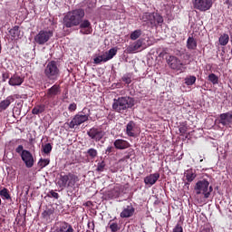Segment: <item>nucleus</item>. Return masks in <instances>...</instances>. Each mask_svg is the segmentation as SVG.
I'll list each match as a JSON object with an SVG mask.
<instances>
[{
	"instance_id": "f257e3e1",
	"label": "nucleus",
	"mask_w": 232,
	"mask_h": 232,
	"mask_svg": "<svg viewBox=\"0 0 232 232\" xmlns=\"http://www.w3.org/2000/svg\"><path fill=\"white\" fill-rule=\"evenodd\" d=\"M84 9L78 8L69 11L63 17V25L66 28H72V26H79L84 19Z\"/></svg>"
},
{
	"instance_id": "f03ea898",
	"label": "nucleus",
	"mask_w": 232,
	"mask_h": 232,
	"mask_svg": "<svg viewBox=\"0 0 232 232\" xmlns=\"http://www.w3.org/2000/svg\"><path fill=\"white\" fill-rule=\"evenodd\" d=\"M135 106V99L125 96L119 97L113 100L112 110L117 113H124L129 108H133Z\"/></svg>"
},
{
	"instance_id": "7ed1b4c3",
	"label": "nucleus",
	"mask_w": 232,
	"mask_h": 232,
	"mask_svg": "<svg viewBox=\"0 0 232 232\" xmlns=\"http://www.w3.org/2000/svg\"><path fill=\"white\" fill-rule=\"evenodd\" d=\"M140 19L147 26H150V28H157L164 23V18L159 13L145 12L140 16Z\"/></svg>"
},
{
	"instance_id": "20e7f679",
	"label": "nucleus",
	"mask_w": 232,
	"mask_h": 232,
	"mask_svg": "<svg viewBox=\"0 0 232 232\" xmlns=\"http://www.w3.org/2000/svg\"><path fill=\"white\" fill-rule=\"evenodd\" d=\"M77 182H79V176L72 172H69L67 174L60 175V178L57 181V186H59V188H74Z\"/></svg>"
},
{
	"instance_id": "39448f33",
	"label": "nucleus",
	"mask_w": 232,
	"mask_h": 232,
	"mask_svg": "<svg viewBox=\"0 0 232 232\" xmlns=\"http://www.w3.org/2000/svg\"><path fill=\"white\" fill-rule=\"evenodd\" d=\"M15 153L20 155L21 160H23L26 168H34V164H35V158L30 150H24V147L23 145H18L15 149Z\"/></svg>"
},
{
	"instance_id": "423d86ee",
	"label": "nucleus",
	"mask_w": 232,
	"mask_h": 232,
	"mask_svg": "<svg viewBox=\"0 0 232 232\" xmlns=\"http://www.w3.org/2000/svg\"><path fill=\"white\" fill-rule=\"evenodd\" d=\"M197 195H203L204 198H209L213 193V186H209L208 179H201L196 183L194 188Z\"/></svg>"
},
{
	"instance_id": "0eeeda50",
	"label": "nucleus",
	"mask_w": 232,
	"mask_h": 232,
	"mask_svg": "<svg viewBox=\"0 0 232 232\" xmlns=\"http://www.w3.org/2000/svg\"><path fill=\"white\" fill-rule=\"evenodd\" d=\"M61 71L59 70V63L55 61H51L47 63L44 69V75L49 81H57Z\"/></svg>"
},
{
	"instance_id": "6e6552de",
	"label": "nucleus",
	"mask_w": 232,
	"mask_h": 232,
	"mask_svg": "<svg viewBox=\"0 0 232 232\" xmlns=\"http://www.w3.org/2000/svg\"><path fill=\"white\" fill-rule=\"evenodd\" d=\"M90 119V114H81L78 113L73 116L71 121H66L64 126H68L71 130L75 128H79L81 124H84V122H88Z\"/></svg>"
},
{
	"instance_id": "1a4fd4ad",
	"label": "nucleus",
	"mask_w": 232,
	"mask_h": 232,
	"mask_svg": "<svg viewBox=\"0 0 232 232\" xmlns=\"http://www.w3.org/2000/svg\"><path fill=\"white\" fill-rule=\"evenodd\" d=\"M53 37V31L52 30H41L35 36H34V43L36 44H46L50 39Z\"/></svg>"
},
{
	"instance_id": "9d476101",
	"label": "nucleus",
	"mask_w": 232,
	"mask_h": 232,
	"mask_svg": "<svg viewBox=\"0 0 232 232\" xmlns=\"http://www.w3.org/2000/svg\"><path fill=\"white\" fill-rule=\"evenodd\" d=\"M193 8L199 12H208L213 6V0H192Z\"/></svg>"
},
{
	"instance_id": "9b49d317",
	"label": "nucleus",
	"mask_w": 232,
	"mask_h": 232,
	"mask_svg": "<svg viewBox=\"0 0 232 232\" xmlns=\"http://www.w3.org/2000/svg\"><path fill=\"white\" fill-rule=\"evenodd\" d=\"M51 232H75V229H73L72 224L66 221H58L54 224Z\"/></svg>"
},
{
	"instance_id": "f8f14e48",
	"label": "nucleus",
	"mask_w": 232,
	"mask_h": 232,
	"mask_svg": "<svg viewBox=\"0 0 232 232\" xmlns=\"http://www.w3.org/2000/svg\"><path fill=\"white\" fill-rule=\"evenodd\" d=\"M167 63L171 70H176L177 72H182V70H184V67H182L184 66V63H182V62L176 56H169V58H167Z\"/></svg>"
},
{
	"instance_id": "ddd939ff",
	"label": "nucleus",
	"mask_w": 232,
	"mask_h": 232,
	"mask_svg": "<svg viewBox=\"0 0 232 232\" xmlns=\"http://www.w3.org/2000/svg\"><path fill=\"white\" fill-rule=\"evenodd\" d=\"M87 135L92 138V140H95V142H99L102 137H104L105 133L102 129L93 127L87 131Z\"/></svg>"
},
{
	"instance_id": "4468645a",
	"label": "nucleus",
	"mask_w": 232,
	"mask_h": 232,
	"mask_svg": "<svg viewBox=\"0 0 232 232\" xmlns=\"http://www.w3.org/2000/svg\"><path fill=\"white\" fill-rule=\"evenodd\" d=\"M79 26L80 34H82V35H90V34L93 32V28L92 27V23L90 20H82Z\"/></svg>"
},
{
	"instance_id": "2eb2a0df",
	"label": "nucleus",
	"mask_w": 232,
	"mask_h": 232,
	"mask_svg": "<svg viewBox=\"0 0 232 232\" xmlns=\"http://www.w3.org/2000/svg\"><path fill=\"white\" fill-rule=\"evenodd\" d=\"M135 215V207L131 203L123 208L120 214L121 218H131Z\"/></svg>"
},
{
	"instance_id": "dca6fc26",
	"label": "nucleus",
	"mask_w": 232,
	"mask_h": 232,
	"mask_svg": "<svg viewBox=\"0 0 232 232\" xmlns=\"http://www.w3.org/2000/svg\"><path fill=\"white\" fill-rule=\"evenodd\" d=\"M160 179V174L159 172L150 174L144 178V184L151 188V186H154V184H157V181Z\"/></svg>"
},
{
	"instance_id": "f3484780",
	"label": "nucleus",
	"mask_w": 232,
	"mask_h": 232,
	"mask_svg": "<svg viewBox=\"0 0 232 232\" xmlns=\"http://www.w3.org/2000/svg\"><path fill=\"white\" fill-rule=\"evenodd\" d=\"M24 82V77L17 73L13 74L8 81L9 86H21Z\"/></svg>"
},
{
	"instance_id": "a211bd4d",
	"label": "nucleus",
	"mask_w": 232,
	"mask_h": 232,
	"mask_svg": "<svg viewBox=\"0 0 232 232\" xmlns=\"http://www.w3.org/2000/svg\"><path fill=\"white\" fill-rule=\"evenodd\" d=\"M184 177L187 180V183H185V186H189L193 180L197 179V170L193 169H188L184 172Z\"/></svg>"
},
{
	"instance_id": "6ab92c4d",
	"label": "nucleus",
	"mask_w": 232,
	"mask_h": 232,
	"mask_svg": "<svg viewBox=\"0 0 232 232\" xmlns=\"http://www.w3.org/2000/svg\"><path fill=\"white\" fill-rule=\"evenodd\" d=\"M142 47V40H137L136 42L130 44L125 50L127 53H135V52L140 50Z\"/></svg>"
},
{
	"instance_id": "aec40b11",
	"label": "nucleus",
	"mask_w": 232,
	"mask_h": 232,
	"mask_svg": "<svg viewBox=\"0 0 232 232\" xmlns=\"http://www.w3.org/2000/svg\"><path fill=\"white\" fill-rule=\"evenodd\" d=\"M59 93H61V85L54 84L47 90L46 97L47 99H53Z\"/></svg>"
},
{
	"instance_id": "412c9836",
	"label": "nucleus",
	"mask_w": 232,
	"mask_h": 232,
	"mask_svg": "<svg viewBox=\"0 0 232 232\" xmlns=\"http://www.w3.org/2000/svg\"><path fill=\"white\" fill-rule=\"evenodd\" d=\"M114 148L116 150H128L130 148L131 144L128 142V140L118 139L113 142Z\"/></svg>"
},
{
	"instance_id": "4be33fe9",
	"label": "nucleus",
	"mask_w": 232,
	"mask_h": 232,
	"mask_svg": "<svg viewBox=\"0 0 232 232\" xmlns=\"http://www.w3.org/2000/svg\"><path fill=\"white\" fill-rule=\"evenodd\" d=\"M135 121H130L128 122L126 126V135H128V137H135Z\"/></svg>"
},
{
	"instance_id": "5701e85b",
	"label": "nucleus",
	"mask_w": 232,
	"mask_h": 232,
	"mask_svg": "<svg viewBox=\"0 0 232 232\" xmlns=\"http://www.w3.org/2000/svg\"><path fill=\"white\" fill-rule=\"evenodd\" d=\"M85 155L91 162H93V160H95V159H97V157L99 155V151H97L96 149L91 148L85 152Z\"/></svg>"
},
{
	"instance_id": "b1692460",
	"label": "nucleus",
	"mask_w": 232,
	"mask_h": 232,
	"mask_svg": "<svg viewBox=\"0 0 232 232\" xmlns=\"http://www.w3.org/2000/svg\"><path fill=\"white\" fill-rule=\"evenodd\" d=\"M14 101H15V99H14V96H8L5 100L0 102V110L1 111L6 110L8 106H10L12 102H14Z\"/></svg>"
},
{
	"instance_id": "393cba45",
	"label": "nucleus",
	"mask_w": 232,
	"mask_h": 232,
	"mask_svg": "<svg viewBox=\"0 0 232 232\" xmlns=\"http://www.w3.org/2000/svg\"><path fill=\"white\" fill-rule=\"evenodd\" d=\"M220 119V124L223 126H227L231 122L232 114L229 113H222L219 116Z\"/></svg>"
},
{
	"instance_id": "a878e982",
	"label": "nucleus",
	"mask_w": 232,
	"mask_h": 232,
	"mask_svg": "<svg viewBox=\"0 0 232 232\" xmlns=\"http://www.w3.org/2000/svg\"><path fill=\"white\" fill-rule=\"evenodd\" d=\"M109 198H119L121 197V188L119 186H116L109 191L108 193Z\"/></svg>"
},
{
	"instance_id": "bb28decb",
	"label": "nucleus",
	"mask_w": 232,
	"mask_h": 232,
	"mask_svg": "<svg viewBox=\"0 0 232 232\" xmlns=\"http://www.w3.org/2000/svg\"><path fill=\"white\" fill-rule=\"evenodd\" d=\"M45 111H46V105L39 104L34 107V109L32 110V113L33 115H39L41 113H44Z\"/></svg>"
},
{
	"instance_id": "cd10ccee",
	"label": "nucleus",
	"mask_w": 232,
	"mask_h": 232,
	"mask_svg": "<svg viewBox=\"0 0 232 232\" xmlns=\"http://www.w3.org/2000/svg\"><path fill=\"white\" fill-rule=\"evenodd\" d=\"M103 55L105 56V61H111V58L117 55V48H111L108 52H105Z\"/></svg>"
},
{
	"instance_id": "c85d7f7f",
	"label": "nucleus",
	"mask_w": 232,
	"mask_h": 232,
	"mask_svg": "<svg viewBox=\"0 0 232 232\" xmlns=\"http://www.w3.org/2000/svg\"><path fill=\"white\" fill-rule=\"evenodd\" d=\"M188 50H197V40L189 36L187 40Z\"/></svg>"
},
{
	"instance_id": "c756f323",
	"label": "nucleus",
	"mask_w": 232,
	"mask_h": 232,
	"mask_svg": "<svg viewBox=\"0 0 232 232\" xmlns=\"http://www.w3.org/2000/svg\"><path fill=\"white\" fill-rule=\"evenodd\" d=\"M9 34L14 39H19V25H14L12 29H10Z\"/></svg>"
},
{
	"instance_id": "7c9ffc66",
	"label": "nucleus",
	"mask_w": 232,
	"mask_h": 232,
	"mask_svg": "<svg viewBox=\"0 0 232 232\" xmlns=\"http://www.w3.org/2000/svg\"><path fill=\"white\" fill-rule=\"evenodd\" d=\"M189 130V126H188V123L183 122L179 127V131L181 135V137H184L186 133H188V130Z\"/></svg>"
},
{
	"instance_id": "2f4dec72",
	"label": "nucleus",
	"mask_w": 232,
	"mask_h": 232,
	"mask_svg": "<svg viewBox=\"0 0 232 232\" xmlns=\"http://www.w3.org/2000/svg\"><path fill=\"white\" fill-rule=\"evenodd\" d=\"M0 197H2L4 200H10V198H12L10 196V191H8V188H4L2 190H0Z\"/></svg>"
},
{
	"instance_id": "473e14b6",
	"label": "nucleus",
	"mask_w": 232,
	"mask_h": 232,
	"mask_svg": "<svg viewBox=\"0 0 232 232\" xmlns=\"http://www.w3.org/2000/svg\"><path fill=\"white\" fill-rule=\"evenodd\" d=\"M195 82H197V77L190 75L185 78V84L187 86H193V84H195Z\"/></svg>"
},
{
	"instance_id": "72a5a7b5",
	"label": "nucleus",
	"mask_w": 232,
	"mask_h": 232,
	"mask_svg": "<svg viewBox=\"0 0 232 232\" xmlns=\"http://www.w3.org/2000/svg\"><path fill=\"white\" fill-rule=\"evenodd\" d=\"M141 35H142V30L137 29L130 34V39L131 41H137V39H139V37H140Z\"/></svg>"
},
{
	"instance_id": "f704fd0d",
	"label": "nucleus",
	"mask_w": 232,
	"mask_h": 232,
	"mask_svg": "<svg viewBox=\"0 0 232 232\" xmlns=\"http://www.w3.org/2000/svg\"><path fill=\"white\" fill-rule=\"evenodd\" d=\"M109 227L111 232H117L121 230V227H119V223L113 222L111 220L109 222Z\"/></svg>"
},
{
	"instance_id": "c9c22d12",
	"label": "nucleus",
	"mask_w": 232,
	"mask_h": 232,
	"mask_svg": "<svg viewBox=\"0 0 232 232\" xmlns=\"http://www.w3.org/2000/svg\"><path fill=\"white\" fill-rule=\"evenodd\" d=\"M101 63H108V60H106V56L104 54L99 55L93 59L94 64H101Z\"/></svg>"
},
{
	"instance_id": "e433bc0d",
	"label": "nucleus",
	"mask_w": 232,
	"mask_h": 232,
	"mask_svg": "<svg viewBox=\"0 0 232 232\" xmlns=\"http://www.w3.org/2000/svg\"><path fill=\"white\" fill-rule=\"evenodd\" d=\"M229 43V35L228 34H223L219 37V44L221 46H226Z\"/></svg>"
},
{
	"instance_id": "4c0bfd02",
	"label": "nucleus",
	"mask_w": 232,
	"mask_h": 232,
	"mask_svg": "<svg viewBox=\"0 0 232 232\" xmlns=\"http://www.w3.org/2000/svg\"><path fill=\"white\" fill-rule=\"evenodd\" d=\"M85 6H87L89 10H93V8L97 6V3L95 0H85Z\"/></svg>"
},
{
	"instance_id": "58836bf2",
	"label": "nucleus",
	"mask_w": 232,
	"mask_h": 232,
	"mask_svg": "<svg viewBox=\"0 0 232 232\" xmlns=\"http://www.w3.org/2000/svg\"><path fill=\"white\" fill-rule=\"evenodd\" d=\"M53 213H54L53 208H47L46 210H44L42 213V217L44 218H50V217H52V215H53Z\"/></svg>"
},
{
	"instance_id": "ea45409f",
	"label": "nucleus",
	"mask_w": 232,
	"mask_h": 232,
	"mask_svg": "<svg viewBox=\"0 0 232 232\" xmlns=\"http://www.w3.org/2000/svg\"><path fill=\"white\" fill-rule=\"evenodd\" d=\"M208 81L212 82V84H218V76H217L215 73H210L208 75Z\"/></svg>"
},
{
	"instance_id": "a19ab883",
	"label": "nucleus",
	"mask_w": 232,
	"mask_h": 232,
	"mask_svg": "<svg viewBox=\"0 0 232 232\" xmlns=\"http://www.w3.org/2000/svg\"><path fill=\"white\" fill-rule=\"evenodd\" d=\"M48 164H50V160L41 158L38 161V166H40V168H46Z\"/></svg>"
},
{
	"instance_id": "79ce46f5",
	"label": "nucleus",
	"mask_w": 232,
	"mask_h": 232,
	"mask_svg": "<svg viewBox=\"0 0 232 232\" xmlns=\"http://www.w3.org/2000/svg\"><path fill=\"white\" fill-rule=\"evenodd\" d=\"M52 150H53V147H52V144H50V143H47V144H45V145L43 147V151H44V153H45L46 155L52 153Z\"/></svg>"
},
{
	"instance_id": "37998d69",
	"label": "nucleus",
	"mask_w": 232,
	"mask_h": 232,
	"mask_svg": "<svg viewBox=\"0 0 232 232\" xmlns=\"http://www.w3.org/2000/svg\"><path fill=\"white\" fill-rule=\"evenodd\" d=\"M121 81L125 82V84H131V76L130 74H125L121 77Z\"/></svg>"
},
{
	"instance_id": "c03bdc74",
	"label": "nucleus",
	"mask_w": 232,
	"mask_h": 232,
	"mask_svg": "<svg viewBox=\"0 0 232 232\" xmlns=\"http://www.w3.org/2000/svg\"><path fill=\"white\" fill-rule=\"evenodd\" d=\"M105 168H106V162H104V160H102V162L98 163L96 171L102 172V171H104Z\"/></svg>"
},
{
	"instance_id": "a18cd8bd",
	"label": "nucleus",
	"mask_w": 232,
	"mask_h": 232,
	"mask_svg": "<svg viewBox=\"0 0 232 232\" xmlns=\"http://www.w3.org/2000/svg\"><path fill=\"white\" fill-rule=\"evenodd\" d=\"M10 79V72H5L2 73V81L3 82H6V80Z\"/></svg>"
},
{
	"instance_id": "49530a36",
	"label": "nucleus",
	"mask_w": 232,
	"mask_h": 232,
	"mask_svg": "<svg viewBox=\"0 0 232 232\" xmlns=\"http://www.w3.org/2000/svg\"><path fill=\"white\" fill-rule=\"evenodd\" d=\"M69 111H75L77 110V103L72 102L68 107Z\"/></svg>"
},
{
	"instance_id": "de8ad7c7",
	"label": "nucleus",
	"mask_w": 232,
	"mask_h": 232,
	"mask_svg": "<svg viewBox=\"0 0 232 232\" xmlns=\"http://www.w3.org/2000/svg\"><path fill=\"white\" fill-rule=\"evenodd\" d=\"M173 232H184V229L182 228V226H180V224H177L173 229Z\"/></svg>"
},
{
	"instance_id": "09e8293b",
	"label": "nucleus",
	"mask_w": 232,
	"mask_h": 232,
	"mask_svg": "<svg viewBox=\"0 0 232 232\" xmlns=\"http://www.w3.org/2000/svg\"><path fill=\"white\" fill-rule=\"evenodd\" d=\"M49 197H53V198H56L58 199L59 198V193L53 191V190H51L49 192Z\"/></svg>"
},
{
	"instance_id": "8fccbe9b",
	"label": "nucleus",
	"mask_w": 232,
	"mask_h": 232,
	"mask_svg": "<svg viewBox=\"0 0 232 232\" xmlns=\"http://www.w3.org/2000/svg\"><path fill=\"white\" fill-rule=\"evenodd\" d=\"M113 151H115V148H113L112 146H109L107 147L105 153L107 155H110L111 153H113Z\"/></svg>"
},
{
	"instance_id": "3c124183",
	"label": "nucleus",
	"mask_w": 232,
	"mask_h": 232,
	"mask_svg": "<svg viewBox=\"0 0 232 232\" xmlns=\"http://www.w3.org/2000/svg\"><path fill=\"white\" fill-rule=\"evenodd\" d=\"M88 227L89 229H92V231H95V223L92 221V222H88Z\"/></svg>"
},
{
	"instance_id": "603ef678",
	"label": "nucleus",
	"mask_w": 232,
	"mask_h": 232,
	"mask_svg": "<svg viewBox=\"0 0 232 232\" xmlns=\"http://www.w3.org/2000/svg\"><path fill=\"white\" fill-rule=\"evenodd\" d=\"M68 99V92H65L64 96L63 97V102L66 101Z\"/></svg>"
},
{
	"instance_id": "864d4df0",
	"label": "nucleus",
	"mask_w": 232,
	"mask_h": 232,
	"mask_svg": "<svg viewBox=\"0 0 232 232\" xmlns=\"http://www.w3.org/2000/svg\"><path fill=\"white\" fill-rule=\"evenodd\" d=\"M199 162H204V160H200Z\"/></svg>"
},
{
	"instance_id": "5fc2aeb1",
	"label": "nucleus",
	"mask_w": 232,
	"mask_h": 232,
	"mask_svg": "<svg viewBox=\"0 0 232 232\" xmlns=\"http://www.w3.org/2000/svg\"><path fill=\"white\" fill-rule=\"evenodd\" d=\"M126 159H130V156H126Z\"/></svg>"
},
{
	"instance_id": "6e6d98bb",
	"label": "nucleus",
	"mask_w": 232,
	"mask_h": 232,
	"mask_svg": "<svg viewBox=\"0 0 232 232\" xmlns=\"http://www.w3.org/2000/svg\"><path fill=\"white\" fill-rule=\"evenodd\" d=\"M0 206H1V198H0Z\"/></svg>"
}]
</instances>
